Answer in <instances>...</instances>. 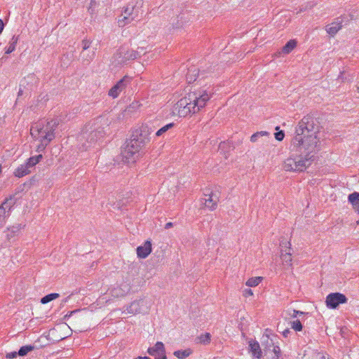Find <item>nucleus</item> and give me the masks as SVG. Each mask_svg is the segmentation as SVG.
Listing matches in <instances>:
<instances>
[{"mask_svg":"<svg viewBox=\"0 0 359 359\" xmlns=\"http://www.w3.org/2000/svg\"><path fill=\"white\" fill-rule=\"evenodd\" d=\"M96 121H97V123H102V122H104V123H103L104 125H106V126L107 125V120L105 119V118H104V117H102V116L97 117V118H96Z\"/></svg>","mask_w":359,"mask_h":359,"instance_id":"ea45409f","label":"nucleus"},{"mask_svg":"<svg viewBox=\"0 0 359 359\" xmlns=\"http://www.w3.org/2000/svg\"><path fill=\"white\" fill-rule=\"evenodd\" d=\"M356 87H357V90H358V92L359 93V83L357 84V86H356Z\"/></svg>","mask_w":359,"mask_h":359,"instance_id":"6e6d98bb","label":"nucleus"},{"mask_svg":"<svg viewBox=\"0 0 359 359\" xmlns=\"http://www.w3.org/2000/svg\"><path fill=\"white\" fill-rule=\"evenodd\" d=\"M192 353V351L190 348L185 350H178L174 352V355L179 359H184L189 356Z\"/></svg>","mask_w":359,"mask_h":359,"instance_id":"412c9836","label":"nucleus"},{"mask_svg":"<svg viewBox=\"0 0 359 359\" xmlns=\"http://www.w3.org/2000/svg\"><path fill=\"white\" fill-rule=\"evenodd\" d=\"M288 252L287 251V249L285 251H281L280 258L283 264L290 266L292 262V254L290 252L291 248H288Z\"/></svg>","mask_w":359,"mask_h":359,"instance_id":"aec40b11","label":"nucleus"},{"mask_svg":"<svg viewBox=\"0 0 359 359\" xmlns=\"http://www.w3.org/2000/svg\"><path fill=\"white\" fill-rule=\"evenodd\" d=\"M22 94V90L21 89L18 91V96L21 95Z\"/></svg>","mask_w":359,"mask_h":359,"instance_id":"5fc2aeb1","label":"nucleus"},{"mask_svg":"<svg viewBox=\"0 0 359 359\" xmlns=\"http://www.w3.org/2000/svg\"><path fill=\"white\" fill-rule=\"evenodd\" d=\"M138 18L137 11L135 8V6L133 5H128L123 11V13H122L118 18V24L120 27H123L134 20H137Z\"/></svg>","mask_w":359,"mask_h":359,"instance_id":"423d86ee","label":"nucleus"},{"mask_svg":"<svg viewBox=\"0 0 359 359\" xmlns=\"http://www.w3.org/2000/svg\"><path fill=\"white\" fill-rule=\"evenodd\" d=\"M174 125L175 124L173 123H168V124L163 126L162 128H161L159 130H158L156 131V136L161 137V136L163 135L168 130L172 128L174 126Z\"/></svg>","mask_w":359,"mask_h":359,"instance_id":"c756f323","label":"nucleus"},{"mask_svg":"<svg viewBox=\"0 0 359 359\" xmlns=\"http://www.w3.org/2000/svg\"><path fill=\"white\" fill-rule=\"evenodd\" d=\"M172 226H173V223H172V222H168V223L165 225V229H170V228H171V227H172Z\"/></svg>","mask_w":359,"mask_h":359,"instance_id":"de8ad7c7","label":"nucleus"},{"mask_svg":"<svg viewBox=\"0 0 359 359\" xmlns=\"http://www.w3.org/2000/svg\"><path fill=\"white\" fill-rule=\"evenodd\" d=\"M253 294V292L252 291L251 289H245L244 291H243V295L245 297H248V296H252Z\"/></svg>","mask_w":359,"mask_h":359,"instance_id":"a19ab883","label":"nucleus"},{"mask_svg":"<svg viewBox=\"0 0 359 359\" xmlns=\"http://www.w3.org/2000/svg\"><path fill=\"white\" fill-rule=\"evenodd\" d=\"M88 137V134L87 132H83L82 134L79 137L80 147L79 149L81 151H86L88 150L90 147V143L86 139Z\"/></svg>","mask_w":359,"mask_h":359,"instance_id":"f3484780","label":"nucleus"},{"mask_svg":"<svg viewBox=\"0 0 359 359\" xmlns=\"http://www.w3.org/2000/svg\"><path fill=\"white\" fill-rule=\"evenodd\" d=\"M212 94V91L206 89L191 92L175 104L174 113H177L181 117L195 114L205 107Z\"/></svg>","mask_w":359,"mask_h":359,"instance_id":"7ed1b4c3","label":"nucleus"},{"mask_svg":"<svg viewBox=\"0 0 359 359\" xmlns=\"http://www.w3.org/2000/svg\"><path fill=\"white\" fill-rule=\"evenodd\" d=\"M155 359H167V357H166V355L165 353V354L158 355V357H156Z\"/></svg>","mask_w":359,"mask_h":359,"instance_id":"09e8293b","label":"nucleus"},{"mask_svg":"<svg viewBox=\"0 0 359 359\" xmlns=\"http://www.w3.org/2000/svg\"><path fill=\"white\" fill-rule=\"evenodd\" d=\"M249 347H250V351L252 353L253 356L256 357L258 359H260L262 357V351L259 344L257 341H249Z\"/></svg>","mask_w":359,"mask_h":359,"instance_id":"2eb2a0df","label":"nucleus"},{"mask_svg":"<svg viewBox=\"0 0 359 359\" xmlns=\"http://www.w3.org/2000/svg\"><path fill=\"white\" fill-rule=\"evenodd\" d=\"M83 50H86V49H88L89 48V44H88V41L87 40H83Z\"/></svg>","mask_w":359,"mask_h":359,"instance_id":"37998d69","label":"nucleus"},{"mask_svg":"<svg viewBox=\"0 0 359 359\" xmlns=\"http://www.w3.org/2000/svg\"><path fill=\"white\" fill-rule=\"evenodd\" d=\"M18 355V352L13 351L6 354L8 359H14Z\"/></svg>","mask_w":359,"mask_h":359,"instance_id":"4c0bfd02","label":"nucleus"},{"mask_svg":"<svg viewBox=\"0 0 359 359\" xmlns=\"http://www.w3.org/2000/svg\"><path fill=\"white\" fill-rule=\"evenodd\" d=\"M76 312V311H71L70 313V315L72 314L73 313Z\"/></svg>","mask_w":359,"mask_h":359,"instance_id":"4d7b16f0","label":"nucleus"},{"mask_svg":"<svg viewBox=\"0 0 359 359\" xmlns=\"http://www.w3.org/2000/svg\"><path fill=\"white\" fill-rule=\"evenodd\" d=\"M69 298V297H67L65 299H64L62 302V304H65L68 301Z\"/></svg>","mask_w":359,"mask_h":359,"instance_id":"603ef678","label":"nucleus"},{"mask_svg":"<svg viewBox=\"0 0 359 359\" xmlns=\"http://www.w3.org/2000/svg\"><path fill=\"white\" fill-rule=\"evenodd\" d=\"M205 205L210 210L216 209L217 203L219 201V196L216 193H211L209 194L208 198L205 199Z\"/></svg>","mask_w":359,"mask_h":359,"instance_id":"4468645a","label":"nucleus"},{"mask_svg":"<svg viewBox=\"0 0 359 359\" xmlns=\"http://www.w3.org/2000/svg\"><path fill=\"white\" fill-rule=\"evenodd\" d=\"M135 359V358H134Z\"/></svg>","mask_w":359,"mask_h":359,"instance_id":"bf43d9fd","label":"nucleus"},{"mask_svg":"<svg viewBox=\"0 0 359 359\" xmlns=\"http://www.w3.org/2000/svg\"><path fill=\"white\" fill-rule=\"evenodd\" d=\"M226 144L225 142H222V143H221V144H219V149H220V150H222V149L224 148V147L226 146Z\"/></svg>","mask_w":359,"mask_h":359,"instance_id":"8fccbe9b","label":"nucleus"},{"mask_svg":"<svg viewBox=\"0 0 359 359\" xmlns=\"http://www.w3.org/2000/svg\"><path fill=\"white\" fill-rule=\"evenodd\" d=\"M348 201L351 203L355 211L359 212V193L353 192L348 195Z\"/></svg>","mask_w":359,"mask_h":359,"instance_id":"6ab92c4d","label":"nucleus"},{"mask_svg":"<svg viewBox=\"0 0 359 359\" xmlns=\"http://www.w3.org/2000/svg\"><path fill=\"white\" fill-rule=\"evenodd\" d=\"M25 186V184H23L22 185L20 186L19 187V189H20L21 191L23 190V187Z\"/></svg>","mask_w":359,"mask_h":359,"instance_id":"864d4df0","label":"nucleus"},{"mask_svg":"<svg viewBox=\"0 0 359 359\" xmlns=\"http://www.w3.org/2000/svg\"><path fill=\"white\" fill-rule=\"evenodd\" d=\"M5 24L4 21L0 19V34L2 33L4 28Z\"/></svg>","mask_w":359,"mask_h":359,"instance_id":"c03bdc74","label":"nucleus"},{"mask_svg":"<svg viewBox=\"0 0 359 359\" xmlns=\"http://www.w3.org/2000/svg\"><path fill=\"white\" fill-rule=\"evenodd\" d=\"M31 172V169L26 163L22 164L18 166L15 172L14 175L17 177H22Z\"/></svg>","mask_w":359,"mask_h":359,"instance_id":"dca6fc26","label":"nucleus"},{"mask_svg":"<svg viewBox=\"0 0 359 359\" xmlns=\"http://www.w3.org/2000/svg\"><path fill=\"white\" fill-rule=\"evenodd\" d=\"M316 121L310 115H306L299 122L295 130V136L292 140V150L302 151L303 149L310 152L319 149V140L317 137Z\"/></svg>","mask_w":359,"mask_h":359,"instance_id":"f257e3e1","label":"nucleus"},{"mask_svg":"<svg viewBox=\"0 0 359 359\" xmlns=\"http://www.w3.org/2000/svg\"><path fill=\"white\" fill-rule=\"evenodd\" d=\"M93 133H95V136L97 138H100V137H102V134L104 133V130H103V128H102V129L97 128V129L95 130V131H93Z\"/></svg>","mask_w":359,"mask_h":359,"instance_id":"e433bc0d","label":"nucleus"},{"mask_svg":"<svg viewBox=\"0 0 359 359\" xmlns=\"http://www.w3.org/2000/svg\"><path fill=\"white\" fill-rule=\"evenodd\" d=\"M357 224L359 225V220L357 222Z\"/></svg>","mask_w":359,"mask_h":359,"instance_id":"13d9d810","label":"nucleus"},{"mask_svg":"<svg viewBox=\"0 0 359 359\" xmlns=\"http://www.w3.org/2000/svg\"><path fill=\"white\" fill-rule=\"evenodd\" d=\"M107 205H110L113 210H119L121 208V204L120 201H115L114 197L108 199Z\"/></svg>","mask_w":359,"mask_h":359,"instance_id":"473e14b6","label":"nucleus"},{"mask_svg":"<svg viewBox=\"0 0 359 359\" xmlns=\"http://www.w3.org/2000/svg\"><path fill=\"white\" fill-rule=\"evenodd\" d=\"M144 300L140 299L133 302L127 308V311L129 313H137L144 312L142 306L144 305Z\"/></svg>","mask_w":359,"mask_h":359,"instance_id":"ddd939ff","label":"nucleus"},{"mask_svg":"<svg viewBox=\"0 0 359 359\" xmlns=\"http://www.w3.org/2000/svg\"><path fill=\"white\" fill-rule=\"evenodd\" d=\"M142 52L143 48H138L137 50L121 49L116 54V60H117L118 64H123L128 60H135L140 57Z\"/></svg>","mask_w":359,"mask_h":359,"instance_id":"0eeeda50","label":"nucleus"},{"mask_svg":"<svg viewBox=\"0 0 359 359\" xmlns=\"http://www.w3.org/2000/svg\"><path fill=\"white\" fill-rule=\"evenodd\" d=\"M34 346L32 345H26L22 346L18 351V355L25 356L29 352L34 349Z\"/></svg>","mask_w":359,"mask_h":359,"instance_id":"cd10ccee","label":"nucleus"},{"mask_svg":"<svg viewBox=\"0 0 359 359\" xmlns=\"http://www.w3.org/2000/svg\"><path fill=\"white\" fill-rule=\"evenodd\" d=\"M291 331L289 329H286L283 332V334L285 337H287L288 334H290Z\"/></svg>","mask_w":359,"mask_h":359,"instance_id":"49530a36","label":"nucleus"},{"mask_svg":"<svg viewBox=\"0 0 359 359\" xmlns=\"http://www.w3.org/2000/svg\"><path fill=\"white\" fill-rule=\"evenodd\" d=\"M291 323L292 329H294L295 331H301L302 330V325L300 320H296Z\"/></svg>","mask_w":359,"mask_h":359,"instance_id":"72a5a7b5","label":"nucleus"},{"mask_svg":"<svg viewBox=\"0 0 359 359\" xmlns=\"http://www.w3.org/2000/svg\"><path fill=\"white\" fill-rule=\"evenodd\" d=\"M269 133H268L266 131L257 132V133H254L250 137V141L252 142H256L259 140V138H260L262 137H269Z\"/></svg>","mask_w":359,"mask_h":359,"instance_id":"bb28decb","label":"nucleus"},{"mask_svg":"<svg viewBox=\"0 0 359 359\" xmlns=\"http://www.w3.org/2000/svg\"><path fill=\"white\" fill-rule=\"evenodd\" d=\"M11 205L8 204V200H6L1 205H0V222H2L6 217V209H11Z\"/></svg>","mask_w":359,"mask_h":359,"instance_id":"b1692460","label":"nucleus"},{"mask_svg":"<svg viewBox=\"0 0 359 359\" xmlns=\"http://www.w3.org/2000/svg\"><path fill=\"white\" fill-rule=\"evenodd\" d=\"M153 130L147 126H142L133 132L121 149L122 161L126 163H134L142 156L143 149L150 142Z\"/></svg>","mask_w":359,"mask_h":359,"instance_id":"f03ea898","label":"nucleus"},{"mask_svg":"<svg viewBox=\"0 0 359 359\" xmlns=\"http://www.w3.org/2000/svg\"><path fill=\"white\" fill-rule=\"evenodd\" d=\"M272 349L269 348L264 350V356L266 359H278L280 354V348L278 346H274L273 342Z\"/></svg>","mask_w":359,"mask_h":359,"instance_id":"f8f14e48","label":"nucleus"},{"mask_svg":"<svg viewBox=\"0 0 359 359\" xmlns=\"http://www.w3.org/2000/svg\"><path fill=\"white\" fill-rule=\"evenodd\" d=\"M138 247H142V245H139ZM143 247H151V243L150 241H146L144 242V245Z\"/></svg>","mask_w":359,"mask_h":359,"instance_id":"a18cd8bd","label":"nucleus"},{"mask_svg":"<svg viewBox=\"0 0 359 359\" xmlns=\"http://www.w3.org/2000/svg\"><path fill=\"white\" fill-rule=\"evenodd\" d=\"M18 43V38L13 36L9 43V46L6 50V54H10L15 50L16 44Z\"/></svg>","mask_w":359,"mask_h":359,"instance_id":"7c9ffc66","label":"nucleus"},{"mask_svg":"<svg viewBox=\"0 0 359 359\" xmlns=\"http://www.w3.org/2000/svg\"><path fill=\"white\" fill-rule=\"evenodd\" d=\"M147 353L152 356L158 357V355L165 353L164 344L161 341H158L154 346L150 347L147 350Z\"/></svg>","mask_w":359,"mask_h":359,"instance_id":"9b49d317","label":"nucleus"},{"mask_svg":"<svg viewBox=\"0 0 359 359\" xmlns=\"http://www.w3.org/2000/svg\"><path fill=\"white\" fill-rule=\"evenodd\" d=\"M262 280V277H253L248 280V281L246 282V285L248 287H255L259 284Z\"/></svg>","mask_w":359,"mask_h":359,"instance_id":"2f4dec72","label":"nucleus"},{"mask_svg":"<svg viewBox=\"0 0 359 359\" xmlns=\"http://www.w3.org/2000/svg\"><path fill=\"white\" fill-rule=\"evenodd\" d=\"M313 6V4L311 3H306L305 6H302L299 10V12L304 11L308 8H311Z\"/></svg>","mask_w":359,"mask_h":359,"instance_id":"58836bf2","label":"nucleus"},{"mask_svg":"<svg viewBox=\"0 0 359 359\" xmlns=\"http://www.w3.org/2000/svg\"><path fill=\"white\" fill-rule=\"evenodd\" d=\"M348 18L346 16H341L325 27L326 32L331 36H334L344 25H347Z\"/></svg>","mask_w":359,"mask_h":359,"instance_id":"1a4fd4ad","label":"nucleus"},{"mask_svg":"<svg viewBox=\"0 0 359 359\" xmlns=\"http://www.w3.org/2000/svg\"><path fill=\"white\" fill-rule=\"evenodd\" d=\"M297 46V41L295 40H290L283 47L282 51L285 54L290 53Z\"/></svg>","mask_w":359,"mask_h":359,"instance_id":"4be33fe9","label":"nucleus"},{"mask_svg":"<svg viewBox=\"0 0 359 359\" xmlns=\"http://www.w3.org/2000/svg\"><path fill=\"white\" fill-rule=\"evenodd\" d=\"M135 359H151L150 358L147 357V356H138L137 358H135Z\"/></svg>","mask_w":359,"mask_h":359,"instance_id":"3c124183","label":"nucleus"},{"mask_svg":"<svg viewBox=\"0 0 359 359\" xmlns=\"http://www.w3.org/2000/svg\"><path fill=\"white\" fill-rule=\"evenodd\" d=\"M40 144L37 147L36 151L38 152H41L45 150L46 147L48 145L50 142H46L45 141H39Z\"/></svg>","mask_w":359,"mask_h":359,"instance_id":"f704fd0d","label":"nucleus"},{"mask_svg":"<svg viewBox=\"0 0 359 359\" xmlns=\"http://www.w3.org/2000/svg\"><path fill=\"white\" fill-rule=\"evenodd\" d=\"M347 301L348 299L344 294L332 292L327 296L325 303L329 309H335L339 304H345Z\"/></svg>","mask_w":359,"mask_h":359,"instance_id":"6e6552de","label":"nucleus"},{"mask_svg":"<svg viewBox=\"0 0 359 359\" xmlns=\"http://www.w3.org/2000/svg\"><path fill=\"white\" fill-rule=\"evenodd\" d=\"M302 314H304V313L302 311L293 310V313L292 314V317L296 318L297 316V315H302Z\"/></svg>","mask_w":359,"mask_h":359,"instance_id":"79ce46f5","label":"nucleus"},{"mask_svg":"<svg viewBox=\"0 0 359 359\" xmlns=\"http://www.w3.org/2000/svg\"><path fill=\"white\" fill-rule=\"evenodd\" d=\"M198 76V70L195 67H191L188 69L186 79L188 83H191L195 81Z\"/></svg>","mask_w":359,"mask_h":359,"instance_id":"a211bd4d","label":"nucleus"},{"mask_svg":"<svg viewBox=\"0 0 359 359\" xmlns=\"http://www.w3.org/2000/svg\"><path fill=\"white\" fill-rule=\"evenodd\" d=\"M60 297L58 293H50L41 299V303L43 304H47L52 300H54Z\"/></svg>","mask_w":359,"mask_h":359,"instance_id":"393cba45","label":"nucleus"},{"mask_svg":"<svg viewBox=\"0 0 359 359\" xmlns=\"http://www.w3.org/2000/svg\"><path fill=\"white\" fill-rule=\"evenodd\" d=\"M197 341L200 344H207L210 342L211 335L210 333H205L204 334H201V336L197 337Z\"/></svg>","mask_w":359,"mask_h":359,"instance_id":"c85d7f7f","label":"nucleus"},{"mask_svg":"<svg viewBox=\"0 0 359 359\" xmlns=\"http://www.w3.org/2000/svg\"><path fill=\"white\" fill-rule=\"evenodd\" d=\"M290 150L293 151L292 145L290 146ZM294 151L300 154H292L288 157L284 161L283 169L290 172H302L311 164L313 157V155H311L313 152L304 149L301 151L295 150Z\"/></svg>","mask_w":359,"mask_h":359,"instance_id":"20e7f679","label":"nucleus"},{"mask_svg":"<svg viewBox=\"0 0 359 359\" xmlns=\"http://www.w3.org/2000/svg\"><path fill=\"white\" fill-rule=\"evenodd\" d=\"M42 158L43 156L41 154L32 156L29 158H28L25 163L28 165V167L30 169H32L36 163H38L42 159Z\"/></svg>","mask_w":359,"mask_h":359,"instance_id":"5701e85b","label":"nucleus"},{"mask_svg":"<svg viewBox=\"0 0 359 359\" xmlns=\"http://www.w3.org/2000/svg\"><path fill=\"white\" fill-rule=\"evenodd\" d=\"M59 125L57 119H52L46 123H36L32 126L30 134L32 137L39 141L50 142L55 137V130Z\"/></svg>","mask_w":359,"mask_h":359,"instance_id":"39448f33","label":"nucleus"},{"mask_svg":"<svg viewBox=\"0 0 359 359\" xmlns=\"http://www.w3.org/2000/svg\"><path fill=\"white\" fill-rule=\"evenodd\" d=\"M274 135H275V138L278 141L283 140L285 137V134H284L283 131H282V130L276 133Z\"/></svg>","mask_w":359,"mask_h":359,"instance_id":"c9c22d12","label":"nucleus"},{"mask_svg":"<svg viewBox=\"0 0 359 359\" xmlns=\"http://www.w3.org/2000/svg\"><path fill=\"white\" fill-rule=\"evenodd\" d=\"M130 82L128 76H124L119 80L109 91V95L113 98L117 97Z\"/></svg>","mask_w":359,"mask_h":359,"instance_id":"9d476101","label":"nucleus"},{"mask_svg":"<svg viewBox=\"0 0 359 359\" xmlns=\"http://www.w3.org/2000/svg\"><path fill=\"white\" fill-rule=\"evenodd\" d=\"M152 248H136L137 257L142 259L146 258L151 252Z\"/></svg>","mask_w":359,"mask_h":359,"instance_id":"a878e982","label":"nucleus"}]
</instances>
